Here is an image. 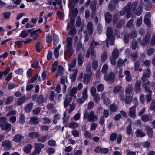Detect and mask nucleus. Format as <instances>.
Here are the masks:
<instances>
[{
	"mask_svg": "<svg viewBox=\"0 0 155 155\" xmlns=\"http://www.w3.org/2000/svg\"><path fill=\"white\" fill-rule=\"evenodd\" d=\"M138 2L135 1L131 5V3H128L127 5L124 7L122 10L118 12V16H123L126 12H127L126 16L128 18H129L131 15V12L132 11L133 14H135L137 16L140 15L142 12V8L141 6H139L136 11H135V9L136 7Z\"/></svg>",
	"mask_w": 155,
	"mask_h": 155,
	"instance_id": "nucleus-1",
	"label": "nucleus"
},
{
	"mask_svg": "<svg viewBox=\"0 0 155 155\" xmlns=\"http://www.w3.org/2000/svg\"><path fill=\"white\" fill-rule=\"evenodd\" d=\"M72 38L71 37H68L66 39L67 45L65 46L64 58L66 60H68L72 55L74 50L72 48Z\"/></svg>",
	"mask_w": 155,
	"mask_h": 155,
	"instance_id": "nucleus-2",
	"label": "nucleus"
},
{
	"mask_svg": "<svg viewBox=\"0 0 155 155\" xmlns=\"http://www.w3.org/2000/svg\"><path fill=\"white\" fill-rule=\"evenodd\" d=\"M107 38L106 39V45L107 47L109 46V43L111 45H113L114 43V38L113 35V31L111 27H108L107 28Z\"/></svg>",
	"mask_w": 155,
	"mask_h": 155,
	"instance_id": "nucleus-3",
	"label": "nucleus"
},
{
	"mask_svg": "<svg viewBox=\"0 0 155 155\" xmlns=\"http://www.w3.org/2000/svg\"><path fill=\"white\" fill-rule=\"evenodd\" d=\"M83 118L84 119H87L90 122L95 121L97 120V117L95 115L94 111H91L88 113L86 110L85 111Z\"/></svg>",
	"mask_w": 155,
	"mask_h": 155,
	"instance_id": "nucleus-4",
	"label": "nucleus"
},
{
	"mask_svg": "<svg viewBox=\"0 0 155 155\" xmlns=\"http://www.w3.org/2000/svg\"><path fill=\"white\" fill-rule=\"evenodd\" d=\"M151 74L150 71V69L148 68L147 69L146 72L144 73L143 74V76L141 78V79L143 81V86L145 87L148 86L149 82L147 79V78H149L150 77Z\"/></svg>",
	"mask_w": 155,
	"mask_h": 155,
	"instance_id": "nucleus-5",
	"label": "nucleus"
},
{
	"mask_svg": "<svg viewBox=\"0 0 155 155\" xmlns=\"http://www.w3.org/2000/svg\"><path fill=\"white\" fill-rule=\"evenodd\" d=\"M88 88L86 87L83 92V94L82 97L81 99L78 100V102L80 104L83 103L85 100L88 98L87 94Z\"/></svg>",
	"mask_w": 155,
	"mask_h": 155,
	"instance_id": "nucleus-6",
	"label": "nucleus"
},
{
	"mask_svg": "<svg viewBox=\"0 0 155 155\" xmlns=\"http://www.w3.org/2000/svg\"><path fill=\"white\" fill-rule=\"evenodd\" d=\"M35 146L34 151L36 154H39L41 151V149L44 147L45 145L43 144L37 143L35 144Z\"/></svg>",
	"mask_w": 155,
	"mask_h": 155,
	"instance_id": "nucleus-7",
	"label": "nucleus"
},
{
	"mask_svg": "<svg viewBox=\"0 0 155 155\" xmlns=\"http://www.w3.org/2000/svg\"><path fill=\"white\" fill-rule=\"evenodd\" d=\"M74 4L73 3L72 4V2H71L69 4V7L70 9V13H72L73 14L74 16L76 15L78 13V11L77 8L74 9Z\"/></svg>",
	"mask_w": 155,
	"mask_h": 155,
	"instance_id": "nucleus-8",
	"label": "nucleus"
},
{
	"mask_svg": "<svg viewBox=\"0 0 155 155\" xmlns=\"http://www.w3.org/2000/svg\"><path fill=\"white\" fill-rule=\"evenodd\" d=\"M32 99L34 100H35L37 99V101L38 103H41L45 102V99H44L43 96L40 95L37 97V95L35 94L32 96Z\"/></svg>",
	"mask_w": 155,
	"mask_h": 155,
	"instance_id": "nucleus-9",
	"label": "nucleus"
},
{
	"mask_svg": "<svg viewBox=\"0 0 155 155\" xmlns=\"http://www.w3.org/2000/svg\"><path fill=\"white\" fill-rule=\"evenodd\" d=\"M151 38V35L150 34L148 33L147 34L144 40L141 42V45L142 46H145L149 42Z\"/></svg>",
	"mask_w": 155,
	"mask_h": 155,
	"instance_id": "nucleus-10",
	"label": "nucleus"
},
{
	"mask_svg": "<svg viewBox=\"0 0 155 155\" xmlns=\"http://www.w3.org/2000/svg\"><path fill=\"white\" fill-rule=\"evenodd\" d=\"M114 78V75L112 73H111L108 75L105 74L104 77V79L107 81H113Z\"/></svg>",
	"mask_w": 155,
	"mask_h": 155,
	"instance_id": "nucleus-11",
	"label": "nucleus"
},
{
	"mask_svg": "<svg viewBox=\"0 0 155 155\" xmlns=\"http://www.w3.org/2000/svg\"><path fill=\"white\" fill-rule=\"evenodd\" d=\"M144 87L145 91H148L149 94L146 96L147 100L148 102H150L151 99V93L152 91H151L150 88L148 87V86L143 87Z\"/></svg>",
	"mask_w": 155,
	"mask_h": 155,
	"instance_id": "nucleus-12",
	"label": "nucleus"
},
{
	"mask_svg": "<svg viewBox=\"0 0 155 155\" xmlns=\"http://www.w3.org/2000/svg\"><path fill=\"white\" fill-rule=\"evenodd\" d=\"M135 105L132 107L130 109L129 113V115L131 118H134L136 117V109Z\"/></svg>",
	"mask_w": 155,
	"mask_h": 155,
	"instance_id": "nucleus-13",
	"label": "nucleus"
},
{
	"mask_svg": "<svg viewBox=\"0 0 155 155\" xmlns=\"http://www.w3.org/2000/svg\"><path fill=\"white\" fill-rule=\"evenodd\" d=\"M90 54H91V55L92 56L94 57L96 56L95 52L94 49L89 48L86 54V57L87 58H89Z\"/></svg>",
	"mask_w": 155,
	"mask_h": 155,
	"instance_id": "nucleus-14",
	"label": "nucleus"
},
{
	"mask_svg": "<svg viewBox=\"0 0 155 155\" xmlns=\"http://www.w3.org/2000/svg\"><path fill=\"white\" fill-rule=\"evenodd\" d=\"M47 107L48 109V112H51V113H53L56 112V110L52 104L49 103L47 105Z\"/></svg>",
	"mask_w": 155,
	"mask_h": 155,
	"instance_id": "nucleus-15",
	"label": "nucleus"
},
{
	"mask_svg": "<svg viewBox=\"0 0 155 155\" xmlns=\"http://www.w3.org/2000/svg\"><path fill=\"white\" fill-rule=\"evenodd\" d=\"M2 145L6 149L8 150L11 147V143L10 141L6 140L2 142Z\"/></svg>",
	"mask_w": 155,
	"mask_h": 155,
	"instance_id": "nucleus-16",
	"label": "nucleus"
},
{
	"mask_svg": "<svg viewBox=\"0 0 155 155\" xmlns=\"http://www.w3.org/2000/svg\"><path fill=\"white\" fill-rule=\"evenodd\" d=\"M24 138L23 136L21 134H17L13 138V140L15 142H18Z\"/></svg>",
	"mask_w": 155,
	"mask_h": 155,
	"instance_id": "nucleus-17",
	"label": "nucleus"
},
{
	"mask_svg": "<svg viewBox=\"0 0 155 155\" xmlns=\"http://www.w3.org/2000/svg\"><path fill=\"white\" fill-rule=\"evenodd\" d=\"M141 85V82L140 81H137L136 82L135 86V90L136 93H139L140 92L141 89L140 87Z\"/></svg>",
	"mask_w": 155,
	"mask_h": 155,
	"instance_id": "nucleus-18",
	"label": "nucleus"
},
{
	"mask_svg": "<svg viewBox=\"0 0 155 155\" xmlns=\"http://www.w3.org/2000/svg\"><path fill=\"white\" fill-rule=\"evenodd\" d=\"M11 125L9 123L2 124L1 127L2 129L6 130L7 131H9L11 127Z\"/></svg>",
	"mask_w": 155,
	"mask_h": 155,
	"instance_id": "nucleus-19",
	"label": "nucleus"
},
{
	"mask_svg": "<svg viewBox=\"0 0 155 155\" xmlns=\"http://www.w3.org/2000/svg\"><path fill=\"white\" fill-rule=\"evenodd\" d=\"M41 30L40 29H38L35 30L34 31L32 32L31 34V37L33 38V39L35 40L37 38L38 36V32H41Z\"/></svg>",
	"mask_w": 155,
	"mask_h": 155,
	"instance_id": "nucleus-20",
	"label": "nucleus"
},
{
	"mask_svg": "<svg viewBox=\"0 0 155 155\" xmlns=\"http://www.w3.org/2000/svg\"><path fill=\"white\" fill-rule=\"evenodd\" d=\"M39 122V120L36 117H34L31 118L30 123L31 125H35L38 124Z\"/></svg>",
	"mask_w": 155,
	"mask_h": 155,
	"instance_id": "nucleus-21",
	"label": "nucleus"
},
{
	"mask_svg": "<svg viewBox=\"0 0 155 155\" xmlns=\"http://www.w3.org/2000/svg\"><path fill=\"white\" fill-rule=\"evenodd\" d=\"M93 25L91 22H89L87 25V28L90 35H91L93 32Z\"/></svg>",
	"mask_w": 155,
	"mask_h": 155,
	"instance_id": "nucleus-22",
	"label": "nucleus"
},
{
	"mask_svg": "<svg viewBox=\"0 0 155 155\" xmlns=\"http://www.w3.org/2000/svg\"><path fill=\"white\" fill-rule=\"evenodd\" d=\"M105 20L107 23L110 22L111 20L112 16L111 14L108 12H107L105 14Z\"/></svg>",
	"mask_w": 155,
	"mask_h": 155,
	"instance_id": "nucleus-23",
	"label": "nucleus"
},
{
	"mask_svg": "<svg viewBox=\"0 0 155 155\" xmlns=\"http://www.w3.org/2000/svg\"><path fill=\"white\" fill-rule=\"evenodd\" d=\"M84 61V56L81 54H79L78 56V64L79 66L81 65Z\"/></svg>",
	"mask_w": 155,
	"mask_h": 155,
	"instance_id": "nucleus-24",
	"label": "nucleus"
},
{
	"mask_svg": "<svg viewBox=\"0 0 155 155\" xmlns=\"http://www.w3.org/2000/svg\"><path fill=\"white\" fill-rule=\"evenodd\" d=\"M152 118V115L147 116L146 115H143L141 117L142 120L144 122H147L149 120H151Z\"/></svg>",
	"mask_w": 155,
	"mask_h": 155,
	"instance_id": "nucleus-25",
	"label": "nucleus"
},
{
	"mask_svg": "<svg viewBox=\"0 0 155 155\" xmlns=\"http://www.w3.org/2000/svg\"><path fill=\"white\" fill-rule=\"evenodd\" d=\"M99 45V44L98 42L93 40L90 45L89 48L94 49Z\"/></svg>",
	"mask_w": 155,
	"mask_h": 155,
	"instance_id": "nucleus-26",
	"label": "nucleus"
},
{
	"mask_svg": "<svg viewBox=\"0 0 155 155\" xmlns=\"http://www.w3.org/2000/svg\"><path fill=\"white\" fill-rule=\"evenodd\" d=\"M140 38H138L137 39V41H136L135 40H133L132 43V48L133 50H135L137 46V43L140 41Z\"/></svg>",
	"mask_w": 155,
	"mask_h": 155,
	"instance_id": "nucleus-27",
	"label": "nucleus"
},
{
	"mask_svg": "<svg viewBox=\"0 0 155 155\" xmlns=\"http://www.w3.org/2000/svg\"><path fill=\"white\" fill-rule=\"evenodd\" d=\"M28 36V33H27V30H24L22 31L19 35V37L24 38H26Z\"/></svg>",
	"mask_w": 155,
	"mask_h": 155,
	"instance_id": "nucleus-28",
	"label": "nucleus"
},
{
	"mask_svg": "<svg viewBox=\"0 0 155 155\" xmlns=\"http://www.w3.org/2000/svg\"><path fill=\"white\" fill-rule=\"evenodd\" d=\"M73 72V73L72 76L71 75L70 78L71 79V81L74 82L76 79L77 74L78 72V71L77 70L75 69Z\"/></svg>",
	"mask_w": 155,
	"mask_h": 155,
	"instance_id": "nucleus-29",
	"label": "nucleus"
},
{
	"mask_svg": "<svg viewBox=\"0 0 155 155\" xmlns=\"http://www.w3.org/2000/svg\"><path fill=\"white\" fill-rule=\"evenodd\" d=\"M113 57L115 58H118L119 56V51L116 49H114L112 52Z\"/></svg>",
	"mask_w": 155,
	"mask_h": 155,
	"instance_id": "nucleus-30",
	"label": "nucleus"
},
{
	"mask_svg": "<svg viewBox=\"0 0 155 155\" xmlns=\"http://www.w3.org/2000/svg\"><path fill=\"white\" fill-rule=\"evenodd\" d=\"M39 134L37 132H31L28 134V136L31 138L38 137L39 136Z\"/></svg>",
	"mask_w": 155,
	"mask_h": 155,
	"instance_id": "nucleus-31",
	"label": "nucleus"
},
{
	"mask_svg": "<svg viewBox=\"0 0 155 155\" xmlns=\"http://www.w3.org/2000/svg\"><path fill=\"white\" fill-rule=\"evenodd\" d=\"M32 148V146L31 145H28L25 147L24 149V151L26 153H29Z\"/></svg>",
	"mask_w": 155,
	"mask_h": 155,
	"instance_id": "nucleus-32",
	"label": "nucleus"
},
{
	"mask_svg": "<svg viewBox=\"0 0 155 155\" xmlns=\"http://www.w3.org/2000/svg\"><path fill=\"white\" fill-rule=\"evenodd\" d=\"M61 48V45L59 44L57 47H56L54 51L55 57L56 58H57L59 56V50Z\"/></svg>",
	"mask_w": 155,
	"mask_h": 155,
	"instance_id": "nucleus-33",
	"label": "nucleus"
},
{
	"mask_svg": "<svg viewBox=\"0 0 155 155\" xmlns=\"http://www.w3.org/2000/svg\"><path fill=\"white\" fill-rule=\"evenodd\" d=\"M76 62V59H74L70 64H68L69 70L70 71H71L72 69L75 67Z\"/></svg>",
	"mask_w": 155,
	"mask_h": 155,
	"instance_id": "nucleus-34",
	"label": "nucleus"
},
{
	"mask_svg": "<svg viewBox=\"0 0 155 155\" xmlns=\"http://www.w3.org/2000/svg\"><path fill=\"white\" fill-rule=\"evenodd\" d=\"M58 71V72L56 75V77H58L62 74L64 72L63 67L61 66H59Z\"/></svg>",
	"mask_w": 155,
	"mask_h": 155,
	"instance_id": "nucleus-35",
	"label": "nucleus"
},
{
	"mask_svg": "<svg viewBox=\"0 0 155 155\" xmlns=\"http://www.w3.org/2000/svg\"><path fill=\"white\" fill-rule=\"evenodd\" d=\"M125 74L126 75V79L127 81H130L131 80V77L129 71L127 70L125 71Z\"/></svg>",
	"mask_w": 155,
	"mask_h": 155,
	"instance_id": "nucleus-36",
	"label": "nucleus"
},
{
	"mask_svg": "<svg viewBox=\"0 0 155 155\" xmlns=\"http://www.w3.org/2000/svg\"><path fill=\"white\" fill-rule=\"evenodd\" d=\"M108 66L106 64H105L103 66L102 69V72L105 74L107 73L108 70Z\"/></svg>",
	"mask_w": 155,
	"mask_h": 155,
	"instance_id": "nucleus-37",
	"label": "nucleus"
},
{
	"mask_svg": "<svg viewBox=\"0 0 155 155\" xmlns=\"http://www.w3.org/2000/svg\"><path fill=\"white\" fill-rule=\"evenodd\" d=\"M136 133L137 137H143L145 135L144 133L140 130H137Z\"/></svg>",
	"mask_w": 155,
	"mask_h": 155,
	"instance_id": "nucleus-38",
	"label": "nucleus"
},
{
	"mask_svg": "<svg viewBox=\"0 0 155 155\" xmlns=\"http://www.w3.org/2000/svg\"><path fill=\"white\" fill-rule=\"evenodd\" d=\"M33 104L32 103H30L27 104L25 108V111L27 112L30 111L32 107Z\"/></svg>",
	"mask_w": 155,
	"mask_h": 155,
	"instance_id": "nucleus-39",
	"label": "nucleus"
},
{
	"mask_svg": "<svg viewBox=\"0 0 155 155\" xmlns=\"http://www.w3.org/2000/svg\"><path fill=\"white\" fill-rule=\"evenodd\" d=\"M78 127V123L74 122H72L70 123L68 127L71 128H76Z\"/></svg>",
	"mask_w": 155,
	"mask_h": 155,
	"instance_id": "nucleus-40",
	"label": "nucleus"
},
{
	"mask_svg": "<svg viewBox=\"0 0 155 155\" xmlns=\"http://www.w3.org/2000/svg\"><path fill=\"white\" fill-rule=\"evenodd\" d=\"M113 1H111L108 6L109 9L111 11L114 10L115 8L116 5Z\"/></svg>",
	"mask_w": 155,
	"mask_h": 155,
	"instance_id": "nucleus-41",
	"label": "nucleus"
},
{
	"mask_svg": "<svg viewBox=\"0 0 155 155\" xmlns=\"http://www.w3.org/2000/svg\"><path fill=\"white\" fill-rule=\"evenodd\" d=\"M92 75L90 74H86L84 76V82L85 84H87L90 81V76Z\"/></svg>",
	"mask_w": 155,
	"mask_h": 155,
	"instance_id": "nucleus-42",
	"label": "nucleus"
},
{
	"mask_svg": "<svg viewBox=\"0 0 155 155\" xmlns=\"http://www.w3.org/2000/svg\"><path fill=\"white\" fill-rule=\"evenodd\" d=\"M139 63L138 62H137L134 64V68L136 71H138L141 72L142 71V69L139 68Z\"/></svg>",
	"mask_w": 155,
	"mask_h": 155,
	"instance_id": "nucleus-43",
	"label": "nucleus"
},
{
	"mask_svg": "<svg viewBox=\"0 0 155 155\" xmlns=\"http://www.w3.org/2000/svg\"><path fill=\"white\" fill-rule=\"evenodd\" d=\"M25 118L24 115L21 114L20 115L19 122L21 124H23L25 122Z\"/></svg>",
	"mask_w": 155,
	"mask_h": 155,
	"instance_id": "nucleus-44",
	"label": "nucleus"
},
{
	"mask_svg": "<svg viewBox=\"0 0 155 155\" xmlns=\"http://www.w3.org/2000/svg\"><path fill=\"white\" fill-rule=\"evenodd\" d=\"M53 40L52 37L50 34H47L46 36V42L48 43L52 42Z\"/></svg>",
	"mask_w": 155,
	"mask_h": 155,
	"instance_id": "nucleus-45",
	"label": "nucleus"
},
{
	"mask_svg": "<svg viewBox=\"0 0 155 155\" xmlns=\"http://www.w3.org/2000/svg\"><path fill=\"white\" fill-rule=\"evenodd\" d=\"M55 2H52V5L54 6H55L57 3L60 6V8L61 9L62 8V6L61 5V0H55Z\"/></svg>",
	"mask_w": 155,
	"mask_h": 155,
	"instance_id": "nucleus-46",
	"label": "nucleus"
},
{
	"mask_svg": "<svg viewBox=\"0 0 155 155\" xmlns=\"http://www.w3.org/2000/svg\"><path fill=\"white\" fill-rule=\"evenodd\" d=\"M25 97H22L19 99L17 101V104L18 105H20L23 104L25 101Z\"/></svg>",
	"mask_w": 155,
	"mask_h": 155,
	"instance_id": "nucleus-47",
	"label": "nucleus"
},
{
	"mask_svg": "<svg viewBox=\"0 0 155 155\" xmlns=\"http://www.w3.org/2000/svg\"><path fill=\"white\" fill-rule=\"evenodd\" d=\"M107 57V53L105 51L102 54L101 58V61L102 62H104L106 59Z\"/></svg>",
	"mask_w": 155,
	"mask_h": 155,
	"instance_id": "nucleus-48",
	"label": "nucleus"
},
{
	"mask_svg": "<svg viewBox=\"0 0 155 155\" xmlns=\"http://www.w3.org/2000/svg\"><path fill=\"white\" fill-rule=\"evenodd\" d=\"M110 109L112 112H115L117 110V107L114 104H113L110 106Z\"/></svg>",
	"mask_w": 155,
	"mask_h": 155,
	"instance_id": "nucleus-49",
	"label": "nucleus"
},
{
	"mask_svg": "<svg viewBox=\"0 0 155 155\" xmlns=\"http://www.w3.org/2000/svg\"><path fill=\"white\" fill-rule=\"evenodd\" d=\"M127 133L128 135L131 134L132 135L133 134L132 130L130 124L127 127Z\"/></svg>",
	"mask_w": 155,
	"mask_h": 155,
	"instance_id": "nucleus-50",
	"label": "nucleus"
},
{
	"mask_svg": "<svg viewBox=\"0 0 155 155\" xmlns=\"http://www.w3.org/2000/svg\"><path fill=\"white\" fill-rule=\"evenodd\" d=\"M90 8L92 11H96V4L95 2H92L90 5Z\"/></svg>",
	"mask_w": 155,
	"mask_h": 155,
	"instance_id": "nucleus-51",
	"label": "nucleus"
},
{
	"mask_svg": "<svg viewBox=\"0 0 155 155\" xmlns=\"http://www.w3.org/2000/svg\"><path fill=\"white\" fill-rule=\"evenodd\" d=\"M133 88L132 85H129L127 87L126 92V93L130 94L133 91Z\"/></svg>",
	"mask_w": 155,
	"mask_h": 155,
	"instance_id": "nucleus-52",
	"label": "nucleus"
},
{
	"mask_svg": "<svg viewBox=\"0 0 155 155\" xmlns=\"http://www.w3.org/2000/svg\"><path fill=\"white\" fill-rule=\"evenodd\" d=\"M147 134L150 137H152L153 135V131L152 129L150 127L147 128Z\"/></svg>",
	"mask_w": 155,
	"mask_h": 155,
	"instance_id": "nucleus-53",
	"label": "nucleus"
},
{
	"mask_svg": "<svg viewBox=\"0 0 155 155\" xmlns=\"http://www.w3.org/2000/svg\"><path fill=\"white\" fill-rule=\"evenodd\" d=\"M77 93V88L76 87H73L70 91V95L73 96Z\"/></svg>",
	"mask_w": 155,
	"mask_h": 155,
	"instance_id": "nucleus-54",
	"label": "nucleus"
},
{
	"mask_svg": "<svg viewBox=\"0 0 155 155\" xmlns=\"http://www.w3.org/2000/svg\"><path fill=\"white\" fill-rule=\"evenodd\" d=\"M72 101L71 97H70L68 99H66L64 102V107H68V104Z\"/></svg>",
	"mask_w": 155,
	"mask_h": 155,
	"instance_id": "nucleus-55",
	"label": "nucleus"
},
{
	"mask_svg": "<svg viewBox=\"0 0 155 155\" xmlns=\"http://www.w3.org/2000/svg\"><path fill=\"white\" fill-rule=\"evenodd\" d=\"M76 50L78 51H79L83 49L82 44L81 43L79 42L76 47Z\"/></svg>",
	"mask_w": 155,
	"mask_h": 155,
	"instance_id": "nucleus-56",
	"label": "nucleus"
},
{
	"mask_svg": "<svg viewBox=\"0 0 155 155\" xmlns=\"http://www.w3.org/2000/svg\"><path fill=\"white\" fill-rule=\"evenodd\" d=\"M58 63L57 61H54L52 66V71L53 72L55 71L57 69Z\"/></svg>",
	"mask_w": 155,
	"mask_h": 155,
	"instance_id": "nucleus-57",
	"label": "nucleus"
},
{
	"mask_svg": "<svg viewBox=\"0 0 155 155\" xmlns=\"http://www.w3.org/2000/svg\"><path fill=\"white\" fill-rule=\"evenodd\" d=\"M126 60V59H125L124 61L121 59H119L118 61L117 64L118 66L119 67L121 66L123 64H124Z\"/></svg>",
	"mask_w": 155,
	"mask_h": 155,
	"instance_id": "nucleus-58",
	"label": "nucleus"
},
{
	"mask_svg": "<svg viewBox=\"0 0 155 155\" xmlns=\"http://www.w3.org/2000/svg\"><path fill=\"white\" fill-rule=\"evenodd\" d=\"M132 99V97L131 96H127L126 97L125 102L126 104L130 103L131 102Z\"/></svg>",
	"mask_w": 155,
	"mask_h": 155,
	"instance_id": "nucleus-59",
	"label": "nucleus"
},
{
	"mask_svg": "<svg viewBox=\"0 0 155 155\" xmlns=\"http://www.w3.org/2000/svg\"><path fill=\"white\" fill-rule=\"evenodd\" d=\"M144 23L148 27H150L151 26V22L150 19L148 18H144Z\"/></svg>",
	"mask_w": 155,
	"mask_h": 155,
	"instance_id": "nucleus-60",
	"label": "nucleus"
},
{
	"mask_svg": "<svg viewBox=\"0 0 155 155\" xmlns=\"http://www.w3.org/2000/svg\"><path fill=\"white\" fill-rule=\"evenodd\" d=\"M129 35L130 38H135L137 36V32L135 31H133L130 33Z\"/></svg>",
	"mask_w": 155,
	"mask_h": 155,
	"instance_id": "nucleus-61",
	"label": "nucleus"
},
{
	"mask_svg": "<svg viewBox=\"0 0 155 155\" xmlns=\"http://www.w3.org/2000/svg\"><path fill=\"white\" fill-rule=\"evenodd\" d=\"M86 69L87 71L88 72V74L92 75V74L91 71V66L90 64H88L86 66Z\"/></svg>",
	"mask_w": 155,
	"mask_h": 155,
	"instance_id": "nucleus-62",
	"label": "nucleus"
},
{
	"mask_svg": "<svg viewBox=\"0 0 155 155\" xmlns=\"http://www.w3.org/2000/svg\"><path fill=\"white\" fill-rule=\"evenodd\" d=\"M2 15L5 19H8L10 18L11 13L9 12H7L3 13Z\"/></svg>",
	"mask_w": 155,
	"mask_h": 155,
	"instance_id": "nucleus-63",
	"label": "nucleus"
},
{
	"mask_svg": "<svg viewBox=\"0 0 155 155\" xmlns=\"http://www.w3.org/2000/svg\"><path fill=\"white\" fill-rule=\"evenodd\" d=\"M150 108L151 110H153L155 112V100H152Z\"/></svg>",
	"mask_w": 155,
	"mask_h": 155,
	"instance_id": "nucleus-64",
	"label": "nucleus"
}]
</instances>
